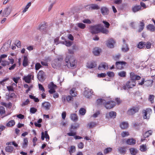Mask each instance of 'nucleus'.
Listing matches in <instances>:
<instances>
[{
  "label": "nucleus",
  "mask_w": 155,
  "mask_h": 155,
  "mask_svg": "<svg viewBox=\"0 0 155 155\" xmlns=\"http://www.w3.org/2000/svg\"><path fill=\"white\" fill-rule=\"evenodd\" d=\"M31 2H29L28 4L26 6L25 8L23 11L22 12L23 13H25L28 10L29 7L31 6Z\"/></svg>",
  "instance_id": "47"
},
{
  "label": "nucleus",
  "mask_w": 155,
  "mask_h": 155,
  "mask_svg": "<svg viewBox=\"0 0 155 155\" xmlns=\"http://www.w3.org/2000/svg\"><path fill=\"white\" fill-rule=\"evenodd\" d=\"M70 118L72 120L75 121H77L78 119L77 115L75 114H71L70 116Z\"/></svg>",
  "instance_id": "31"
},
{
  "label": "nucleus",
  "mask_w": 155,
  "mask_h": 155,
  "mask_svg": "<svg viewBox=\"0 0 155 155\" xmlns=\"http://www.w3.org/2000/svg\"><path fill=\"white\" fill-rule=\"evenodd\" d=\"M76 25L78 27L82 29L86 27L85 24L81 23H78Z\"/></svg>",
  "instance_id": "42"
},
{
  "label": "nucleus",
  "mask_w": 155,
  "mask_h": 155,
  "mask_svg": "<svg viewBox=\"0 0 155 155\" xmlns=\"http://www.w3.org/2000/svg\"><path fill=\"white\" fill-rule=\"evenodd\" d=\"M79 124L78 123H74L73 124L71 125L70 129L71 130L76 129L79 127Z\"/></svg>",
  "instance_id": "37"
},
{
  "label": "nucleus",
  "mask_w": 155,
  "mask_h": 155,
  "mask_svg": "<svg viewBox=\"0 0 155 155\" xmlns=\"http://www.w3.org/2000/svg\"><path fill=\"white\" fill-rule=\"evenodd\" d=\"M15 44L16 46L18 48L21 47V42L19 40H17L15 42Z\"/></svg>",
  "instance_id": "63"
},
{
  "label": "nucleus",
  "mask_w": 155,
  "mask_h": 155,
  "mask_svg": "<svg viewBox=\"0 0 155 155\" xmlns=\"http://www.w3.org/2000/svg\"><path fill=\"white\" fill-rule=\"evenodd\" d=\"M136 84L135 81H132L131 79L130 81L127 82L126 84V85L127 87L129 88H132L135 86Z\"/></svg>",
  "instance_id": "14"
},
{
  "label": "nucleus",
  "mask_w": 155,
  "mask_h": 155,
  "mask_svg": "<svg viewBox=\"0 0 155 155\" xmlns=\"http://www.w3.org/2000/svg\"><path fill=\"white\" fill-rule=\"evenodd\" d=\"M44 136L45 137V138L46 140H49V137L48 134V132L47 131H46L44 133Z\"/></svg>",
  "instance_id": "59"
},
{
  "label": "nucleus",
  "mask_w": 155,
  "mask_h": 155,
  "mask_svg": "<svg viewBox=\"0 0 155 155\" xmlns=\"http://www.w3.org/2000/svg\"><path fill=\"white\" fill-rule=\"evenodd\" d=\"M85 110L83 108H81L79 110L80 114L82 115H84L86 113Z\"/></svg>",
  "instance_id": "54"
},
{
  "label": "nucleus",
  "mask_w": 155,
  "mask_h": 155,
  "mask_svg": "<svg viewBox=\"0 0 155 155\" xmlns=\"http://www.w3.org/2000/svg\"><path fill=\"white\" fill-rule=\"evenodd\" d=\"M145 42L143 41L140 42L137 45V47L139 48H143L145 45Z\"/></svg>",
  "instance_id": "39"
},
{
  "label": "nucleus",
  "mask_w": 155,
  "mask_h": 155,
  "mask_svg": "<svg viewBox=\"0 0 155 155\" xmlns=\"http://www.w3.org/2000/svg\"><path fill=\"white\" fill-rule=\"evenodd\" d=\"M146 46V48L147 49L150 48H151V44L150 42H148L146 44H145V45Z\"/></svg>",
  "instance_id": "60"
},
{
  "label": "nucleus",
  "mask_w": 155,
  "mask_h": 155,
  "mask_svg": "<svg viewBox=\"0 0 155 155\" xmlns=\"http://www.w3.org/2000/svg\"><path fill=\"white\" fill-rule=\"evenodd\" d=\"M97 105H104L105 107L107 109H110L114 107L116 104V103L114 101H110L106 103L105 100L102 99H99L97 100Z\"/></svg>",
  "instance_id": "1"
},
{
  "label": "nucleus",
  "mask_w": 155,
  "mask_h": 155,
  "mask_svg": "<svg viewBox=\"0 0 155 155\" xmlns=\"http://www.w3.org/2000/svg\"><path fill=\"white\" fill-rule=\"evenodd\" d=\"M97 64L95 61H90L87 63V67L89 68H93L96 67Z\"/></svg>",
  "instance_id": "15"
},
{
  "label": "nucleus",
  "mask_w": 155,
  "mask_h": 155,
  "mask_svg": "<svg viewBox=\"0 0 155 155\" xmlns=\"http://www.w3.org/2000/svg\"><path fill=\"white\" fill-rule=\"evenodd\" d=\"M14 150L13 147L11 146H8L5 148V150L6 152L12 153Z\"/></svg>",
  "instance_id": "30"
},
{
  "label": "nucleus",
  "mask_w": 155,
  "mask_h": 155,
  "mask_svg": "<svg viewBox=\"0 0 155 155\" xmlns=\"http://www.w3.org/2000/svg\"><path fill=\"white\" fill-rule=\"evenodd\" d=\"M123 41L124 42V45L122 46L121 49L123 52H126L128 51L129 49L128 48V45L125 43L124 39L123 40Z\"/></svg>",
  "instance_id": "18"
},
{
  "label": "nucleus",
  "mask_w": 155,
  "mask_h": 155,
  "mask_svg": "<svg viewBox=\"0 0 155 155\" xmlns=\"http://www.w3.org/2000/svg\"><path fill=\"white\" fill-rule=\"evenodd\" d=\"M67 46L69 47L71 46L72 45V42L70 41H65L63 43Z\"/></svg>",
  "instance_id": "56"
},
{
  "label": "nucleus",
  "mask_w": 155,
  "mask_h": 155,
  "mask_svg": "<svg viewBox=\"0 0 155 155\" xmlns=\"http://www.w3.org/2000/svg\"><path fill=\"white\" fill-rule=\"evenodd\" d=\"M143 112L144 114L143 118L145 119H148L152 112V110L150 109H147L143 110Z\"/></svg>",
  "instance_id": "7"
},
{
  "label": "nucleus",
  "mask_w": 155,
  "mask_h": 155,
  "mask_svg": "<svg viewBox=\"0 0 155 155\" xmlns=\"http://www.w3.org/2000/svg\"><path fill=\"white\" fill-rule=\"evenodd\" d=\"M140 150L142 152L146 151L147 150V146L145 145H142L140 146Z\"/></svg>",
  "instance_id": "44"
},
{
  "label": "nucleus",
  "mask_w": 155,
  "mask_h": 155,
  "mask_svg": "<svg viewBox=\"0 0 155 155\" xmlns=\"http://www.w3.org/2000/svg\"><path fill=\"white\" fill-rule=\"evenodd\" d=\"M76 150V148L74 146H72L70 147V148L69 149V152L71 155H72V154Z\"/></svg>",
  "instance_id": "34"
},
{
  "label": "nucleus",
  "mask_w": 155,
  "mask_h": 155,
  "mask_svg": "<svg viewBox=\"0 0 155 155\" xmlns=\"http://www.w3.org/2000/svg\"><path fill=\"white\" fill-rule=\"evenodd\" d=\"M101 26L99 25L91 26L90 28L91 32L93 34H97L100 32Z\"/></svg>",
  "instance_id": "5"
},
{
  "label": "nucleus",
  "mask_w": 155,
  "mask_h": 155,
  "mask_svg": "<svg viewBox=\"0 0 155 155\" xmlns=\"http://www.w3.org/2000/svg\"><path fill=\"white\" fill-rule=\"evenodd\" d=\"M144 25H145L143 20H142L140 22V25L139 26V29L138 30V31L139 32H140L143 30Z\"/></svg>",
  "instance_id": "26"
},
{
  "label": "nucleus",
  "mask_w": 155,
  "mask_h": 155,
  "mask_svg": "<svg viewBox=\"0 0 155 155\" xmlns=\"http://www.w3.org/2000/svg\"><path fill=\"white\" fill-rule=\"evenodd\" d=\"M28 138L26 137L24 139L23 143V144L22 147L23 148L26 147L28 144Z\"/></svg>",
  "instance_id": "38"
},
{
  "label": "nucleus",
  "mask_w": 155,
  "mask_h": 155,
  "mask_svg": "<svg viewBox=\"0 0 155 155\" xmlns=\"http://www.w3.org/2000/svg\"><path fill=\"white\" fill-rule=\"evenodd\" d=\"M140 109L138 106H133L128 110L127 114L129 115H133L138 112Z\"/></svg>",
  "instance_id": "4"
},
{
  "label": "nucleus",
  "mask_w": 155,
  "mask_h": 155,
  "mask_svg": "<svg viewBox=\"0 0 155 155\" xmlns=\"http://www.w3.org/2000/svg\"><path fill=\"white\" fill-rule=\"evenodd\" d=\"M47 25L46 23H44L39 26V29L41 32H45L46 31Z\"/></svg>",
  "instance_id": "20"
},
{
  "label": "nucleus",
  "mask_w": 155,
  "mask_h": 155,
  "mask_svg": "<svg viewBox=\"0 0 155 155\" xmlns=\"http://www.w3.org/2000/svg\"><path fill=\"white\" fill-rule=\"evenodd\" d=\"M28 59L25 56L24 57V60L23 62V65L24 67L28 65Z\"/></svg>",
  "instance_id": "36"
},
{
  "label": "nucleus",
  "mask_w": 155,
  "mask_h": 155,
  "mask_svg": "<svg viewBox=\"0 0 155 155\" xmlns=\"http://www.w3.org/2000/svg\"><path fill=\"white\" fill-rule=\"evenodd\" d=\"M41 67V65L39 63H37L35 65V68L36 70H39Z\"/></svg>",
  "instance_id": "58"
},
{
  "label": "nucleus",
  "mask_w": 155,
  "mask_h": 155,
  "mask_svg": "<svg viewBox=\"0 0 155 155\" xmlns=\"http://www.w3.org/2000/svg\"><path fill=\"white\" fill-rule=\"evenodd\" d=\"M118 150L120 153H124L126 151V149L124 147H120L118 148Z\"/></svg>",
  "instance_id": "51"
},
{
  "label": "nucleus",
  "mask_w": 155,
  "mask_h": 155,
  "mask_svg": "<svg viewBox=\"0 0 155 155\" xmlns=\"http://www.w3.org/2000/svg\"><path fill=\"white\" fill-rule=\"evenodd\" d=\"M152 131L151 130L148 131L143 135L142 138L141 139V141L143 142L145 140L146 138L148 137L150 135L152 134Z\"/></svg>",
  "instance_id": "12"
},
{
  "label": "nucleus",
  "mask_w": 155,
  "mask_h": 155,
  "mask_svg": "<svg viewBox=\"0 0 155 155\" xmlns=\"http://www.w3.org/2000/svg\"><path fill=\"white\" fill-rule=\"evenodd\" d=\"M97 125L96 123L94 122H91L88 124V125L89 128H92L95 127Z\"/></svg>",
  "instance_id": "49"
},
{
  "label": "nucleus",
  "mask_w": 155,
  "mask_h": 155,
  "mask_svg": "<svg viewBox=\"0 0 155 155\" xmlns=\"http://www.w3.org/2000/svg\"><path fill=\"white\" fill-rule=\"evenodd\" d=\"M93 93V91L91 89L86 88L84 92V95L86 97L89 98Z\"/></svg>",
  "instance_id": "9"
},
{
  "label": "nucleus",
  "mask_w": 155,
  "mask_h": 155,
  "mask_svg": "<svg viewBox=\"0 0 155 155\" xmlns=\"http://www.w3.org/2000/svg\"><path fill=\"white\" fill-rule=\"evenodd\" d=\"M48 86L49 88H53L54 89L57 87L56 85L54 84L53 83H51L50 85H49Z\"/></svg>",
  "instance_id": "62"
},
{
  "label": "nucleus",
  "mask_w": 155,
  "mask_h": 155,
  "mask_svg": "<svg viewBox=\"0 0 155 155\" xmlns=\"http://www.w3.org/2000/svg\"><path fill=\"white\" fill-rule=\"evenodd\" d=\"M141 6L140 5H136L132 7V11L134 12H135L139 11L141 9Z\"/></svg>",
  "instance_id": "24"
},
{
  "label": "nucleus",
  "mask_w": 155,
  "mask_h": 155,
  "mask_svg": "<svg viewBox=\"0 0 155 155\" xmlns=\"http://www.w3.org/2000/svg\"><path fill=\"white\" fill-rule=\"evenodd\" d=\"M128 124L127 122H123L120 124V127L122 129H125L128 127Z\"/></svg>",
  "instance_id": "23"
},
{
  "label": "nucleus",
  "mask_w": 155,
  "mask_h": 155,
  "mask_svg": "<svg viewBox=\"0 0 155 155\" xmlns=\"http://www.w3.org/2000/svg\"><path fill=\"white\" fill-rule=\"evenodd\" d=\"M100 32L105 34H107L109 32L108 29L104 28L103 27L101 26Z\"/></svg>",
  "instance_id": "32"
},
{
  "label": "nucleus",
  "mask_w": 155,
  "mask_h": 155,
  "mask_svg": "<svg viewBox=\"0 0 155 155\" xmlns=\"http://www.w3.org/2000/svg\"><path fill=\"white\" fill-rule=\"evenodd\" d=\"M38 78L40 81H43L44 78V72L42 71H40L38 74Z\"/></svg>",
  "instance_id": "16"
},
{
  "label": "nucleus",
  "mask_w": 155,
  "mask_h": 155,
  "mask_svg": "<svg viewBox=\"0 0 155 155\" xmlns=\"http://www.w3.org/2000/svg\"><path fill=\"white\" fill-rule=\"evenodd\" d=\"M101 11L102 14L104 15H107L109 13V10L107 7H103L101 9Z\"/></svg>",
  "instance_id": "19"
},
{
  "label": "nucleus",
  "mask_w": 155,
  "mask_h": 155,
  "mask_svg": "<svg viewBox=\"0 0 155 155\" xmlns=\"http://www.w3.org/2000/svg\"><path fill=\"white\" fill-rule=\"evenodd\" d=\"M66 65L69 68H74L76 65V62L75 58L73 56H70L67 55L65 59Z\"/></svg>",
  "instance_id": "2"
},
{
  "label": "nucleus",
  "mask_w": 155,
  "mask_h": 155,
  "mask_svg": "<svg viewBox=\"0 0 155 155\" xmlns=\"http://www.w3.org/2000/svg\"><path fill=\"white\" fill-rule=\"evenodd\" d=\"M12 11V8L8 6L5 8L3 10L2 14L3 16L8 17L11 13Z\"/></svg>",
  "instance_id": "6"
},
{
  "label": "nucleus",
  "mask_w": 155,
  "mask_h": 155,
  "mask_svg": "<svg viewBox=\"0 0 155 155\" xmlns=\"http://www.w3.org/2000/svg\"><path fill=\"white\" fill-rule=\"evenodd\" d=\"M108 68V64L106 63H102L99 66L98 69L100 70H106Z\"/></svg>",
  "instance_id": "13"
},
{
  "label": "nucleus",
  "mask_w": 155,
  "mask_h": 155,
  "mask_svg": "<svg viewBox=\"0 0 155 155\" xmlns=\"http://www.w3.org/2000/svg\"><path fill=\"white\" fill-rule=\"evenodd\" d=\"M15 124V122L14 120H11L7 124L6 126L8 127L13 126Z\"/></svg>",
  "instance_id": "41"
},
{
  "label": "nucleus",
  "mask_w": 155,
  "mask_h": 155,
  "mask_svg": "<svg viewBox=\"0 0 155 155\" xmlns=\"http://www.w3.org/2000/svg\"><path fill=\"white\" fill-rule=\"evenodd\" d=\"M43 107L45 110H48L50 109L51 104L48 102H45L42 104Z\"/></svg>",
  "instance_id": "21"
},
{
  "label": "nucleus",
  "mask_w": 155,
  "mask_h": 155,
  "mask_svg": "<svg viewBox=\"0 0 155 155\" xmlns=\"http://www.w3.org/2000/svg\"><path fill=\"white\" fill-rule=\"evenodd\" d=\"M5 112V108L2 106L0 107V113L1 114H3Z\"/></svg>",
  "instance_id": "55"
},
{
  "label": "nucleus",
  "mask_w": 155,
  "mask_h": 155,
  "mask_svg": "<svg viewBox=\"0 0 155 155\" xmlns=\"http://www.w3.org/2000/svg\"><path fill=\"white\" fill-rule=\"evenodd\" d=\"M112 150V149L110 147L107 148L104 150V153L105 154H107L110 152Z\"/></svg>",
  "instance_id": "50"
},
{
  "label": "nucleus",
  "mask_w": 155,
  "mask_h": 155,
  "mask_svg": "<svg viewBox=\"0 0 155 155\" xmlns=\"http://www.w3.org/2000/svg\"><path fill=\"white\" fill-rule=\"evenodd\" d=\"M84 146V143L81 142L78 144V147L79 148L82 149L83 148Z\"/></svg>",
  "instance_id": "64"
},
{
  "label": "nucleus",
  "mask_w": 155,
  "mask_h": 155,
  "mask_svg": "<svg viewBox=\"0 0 155 155\" xmlns=\"http://www.w3.org/2000/svg\"><path fill=\"white\" fill-rule=\"evenodd\" d=\"M116 113L115 112L112 111L107 113L106 114V117L107 118H114L116 117Z\"/></svg>",
  "instance_id": "17"
},
{
  "label": "nucleus",
  "mask_w": 155,
  "mask_h": 155,
  "mask_svg": "<svg viewBox=\"0 0 155 155\" xmlns=\"http://www.w3.org/2000/svg\"><path fill=\"white\" fill-rule=\"evenodd\" d=\"M130 78L132 81H135L136 80H139L140 79L141 77L136 74L133 72H131L130 73Z\"/></svg>",
  "instance_id": "8"
},
{
  "label": "nucleus",
  "mask_w": 155,
  "mask_h": 155,
  "mask_svg": "<svg viewBox=\"0 0 155 155\" xmlns=\"http://www.w3.org/2000/svg\"><path fill=\"white\" fill-rule=\"evenodd\" d=\"M126 64V63L124 61H118L116 63L117 68L119 69H121L123 68L124 66Z\"/></svg>",
  "instance_id": "11"
},
{
  "label": "nucleus",
  "mask_w": 155,
  "mask_h": 155,
  "mask_svg": "<svg viewBox=\"0 0 155 155\" xmlns=\"http://www.w3.org/2000/svg\"><path fill=\"white\" fill-rule=\"evenodd\" d=\"M153 82V81L151 80L145 81L144 83V85L147 87H150L152 85Z\"/></svg>",
  "instance_id": "33"
},
{
  "label": "nucleus",
  "mask_w": 155,
  "mask_h": 155,
  "mask_svg": "<svg viewBox=\"0 0 155 155\" xmlns=\"http://www.w3.org/2000/svg\"><path fill=\"white\" fill-rule=\"evenodd\" d=\"M70 132L68 133L67 134V135L70 136H75V135L76 134V133L75 132H73L72 131V130L70 129Z\"/></svg>",
  "instance_id": "46"
},
{
  "label": "nucleus",
  "mask_w": 155,
  "mask_h": 155,
  "mask_svg": "<svg viewBox=\"0 0 155 155\" xmlns=\"http://www.w3.org/2000/svg\"><path fill=\"white\" fill-rule=\"evenodd\" d=\"M118 75L121 77H124L126 75V72L124 71H120L118 73Z\"/></svg>",
  "instance_id": "48"
},
{
  "label": "nucleus",
  "mask_w": 155,
  "mask_h": 155,
  "mask_svg": "<svg viewBox=\"0 0 155 155\" xmlns=\"http://www.w3.org/2000/svg\"><path fill=\"white\" fill-rule=\"evenodd\" d=\"M30 103V101L28 99H27L25 101L23 102L21 104L22 107H24Z\"/></svg>",
  "instance_id": "45"
},
{
  "label": "nucleus",
  "mask_w": 155,
  "mask_h": 155,
  "mask_svg": "<svg viewBox=\"0 0 155 155\" xmlns=\"http://www.w3.org/2000/svg\"><path fill=\"white\" fill-rule=\"evenodd\" d=\"M65 98H66L67 101L68 102L71 101L72 99H73V98L70 96H68L66 97H65V96H64L62 97V98L65 101Z\"/></svg>",
  "instance_id": "43"
},
{
  "label": "nucleus",
  "mask_w": 155,
  "mask_h": 155,
  "mask_svg": "<svg viewBox=\"0 0 155 155\" xmlns=\"http://www.w3.org/2000/svg\"><path fill=\"white\" fill-rule=\"evenodd\" d=\"M127 143L129 145H134L136 143V140L133 138L129 139L127 140Z\"/></svg>",
  "instance_id": "27"
},
{
  "label": "nucleus",
  "mask_w": 155,
  "mask_h": 155,
  "mask_svg": "<svg viewBox=\"0 0 155 155\" xmlns=\"http://www.w3.org/2000/svg\"><path fill=\"white\" fill-rule=\"evenodd\" d=\"M145 79L143 78H142L141 79V81L140 82V81H138V84L139 85H142L143 84H144L145 83Z\"/></svg>",
  "instance_id": "61"
},
{
  "label": "nucleus",
  "mask_w": 155,
  "mask_h": 155,
  "mask_svg": "<svg viewBox=\"0 0 155 155\" xmlns=\"http://www.w3.org/2000/svg\"><path fill=\"white\" fill-rule=\"evenodd\" d=\"M31 75H28L27 76H25L23 78V80L26 83H29L30 82L31 79Z\"/></svg>",
  "instance_id": "25"
},
{
  "label": "nucleus",
  "mask_w": 155,
  "mask_h": 155,
  "mask_svg": "<svg viewBox=\"0 0 155 155\" xmlns=\"http://www.w3.org/2000/svg\"><path fill=\"white\" fill-rule=\"evenodd\" d=\"M147 28L148 30L150 31L151 32H153L155 30V27L153 25L151 24H150L147 26Z\"/></svg>",
  "instance_id": "29"
},
{
  "label": "nucleus",
  "mask_w": 155,
  "mask_h": 155,
  "mask_svg": "<svg viewBox=\"0 0 155 155\" xmlns=\"http://www.w3.org/2000/svg\"><path fill=\"white\" fill-rule=\"evenodd\" d=\"M129 133L128 132L123 131L121 133V135L122 137H125L129 135Z\"/></svg>",
  "instance_id": "53"
},
{
  "label": "nucleus",
  "mask_w": 155,
  "mask_h": 155,
  "mask_svg": "<svg viewBox=\"0 0 155 155\" xmlns=\"http://www.w3.org/2000/svg\"><path fill=\"white\" fill-rule=\"evenodd\" d=\"M63 58L61 56L54 60L52 61L51 64L53 68H57V67L60 66L61 64V62L63 60Z\"/></svg>",
  "instance_id": "3"
},
{
  "label": "nucleus",
  "mask_w": 155,
  "mask_h": 155,
  "mask_svg": "<svg viewBox=\"0 0 155 155\" xmlns=\"http://www.w3.org/2000/svg\"><path fill=\"white\" fill-rule=\"evenodd\" d=\"M75 90V88H73L70 91V93L73 97H75L77 96V94Z\"/></svg>",
  "instance_id": "28"
},
{
  "label": "nucleus",
  "mask_w": 155,
  "mask_h": 155,
  "mask_svg": "<svg viewBox=\"0 0 155 155\" xmlns=\"http://www.w3.org/2000/svg\"><path fill=\"white\" fill-rule=\"evenodd\" d=\"M154 98V96L153 95H150L149 97V100L153 103V100Z\"/></svg>",
  "instance_id": "52"
},
{
  "label": "nucleus",
  "mask_w": 155,
  "mask_h": 155,
  "mask_svg": "<svg viewBox=\"0 0 155 155\" xmlns=\"http://www.w3.org/2000/svg\"><path fill=\"white\" fill-rule=\"evenodd\" d=\"M87 7H88L89 9H99V7L96 4H92L91 5H87Z\"/></svg>",
  "instance_id": "22"
},
{
  "label": "nucleus",
  "mask_w": 155,
  "mask_h": 155,
  "mask_svg": "<svg viewBox=\"0 0 155 155\" xmlns=\"http://www.w3.org/2000/svg\"><path fill=\"white\" fill-rule=\"evenodd\" d=\"M130 151L131 154L133 155H136L137 153V150L134 148H131L130 149Z\"/></svg>",
  "instance_id": "40"
},
{
  "label": "nucleus",
  "mask_w": 155,
  "mask_h": 155,
  "mask_svg": "<svg viewBox=\"0 0 155 155\" xmlns=\"http://www.w3.org/2000/svg\"><path fill=\"white\" fill-rule=\"evenodd\" d=\"M93 52L94 55H98L100 53V49L97 48H94L93 50Z\"/></svg>",
  "instance_id": "35"
},
{
  "label": "nucleus",
  "mask_w": 155,
  "mask_h": 155,
  "mask_svg": "<svg viewBox=\"0 0 155 155\" xmlns=\"http://www.w3.org/2000/svg\"><path fill=\"white\" fill-rule=\"evenodd\" d=\"M115 42L113 38L109 39L107 43V45L108 48H111L114 47Z\"/></svg>",
  "instance_id": "10"
},
{
  "label": "nucleus",
  "mask_w": 155,
  "mask_h": 155,
  "mask_svg": "<svg viewBox=\"0 0 155 155\" xmlns=\"http://www.w3.org/2000/svg\"><path fill=\"white\" fill-rule=\"evenodd\" d=\"M107 75L110 77H113L114 76V72L111 71H109L107 72Z\"/></svg>",
  "instance_id": "57"
}]
</instances>
